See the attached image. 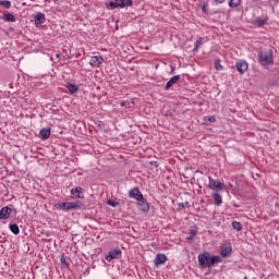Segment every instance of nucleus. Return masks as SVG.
Wrapping results in <instances>:
<instances>
[{
    "instance_id": "1",
    "label": "nucleus",
    "mask_w": 279,
    "mask_h": 279,
    "mask_svg": "<svg viewBox=\"0 0 279 279\" xmlns=\"http://www.w3.org/2000/svg\"><path fill=\"white\" fill-rule=\"evenodd\" d=\"M198 263L203 269H206L208 267H215L216 263H221V257L215 255L211 256L210 253L205 252L198 254Z\"/></svg>"
},
{
    "instance_id": "2",
    "label": "nucleus",
    "mask_w": 279,
    "mask_h": 279,
    "mask_svg": "<svg viewBox=\"0 0 279 279\" xmlns=\"http://www.w3.org/2000/svg\"><path fill=\"white\" fill-rule=\"evenodd\" d=\"M258 62L259 64H262V66H265V69H267L269 64L274 63V54L271 53V51H260L258 52Z\"/></svg>"
},
{
    "instance_id": "3",
    "label": "nucleus",
    "mask_w": 279,
    "mask_h": 279,
    "mask_svg": "<svg viewBox=\"0 0 279 279\" xmlns=\"http://www.w3.org/2000/svg\"><path fill=\"white\" fill-rule=\"evenodd\" d=\"M132 0H113L106 3L108 10H117V8H130Z\"/></svg>"
},
{
    "instance_id": "4",
    "label": "nucleus",
    "mask_w": 279,
    "mask_h": 279,
    "mask_svg": "<svg viewBox=\"0 0 279 279\" xmlns=\"http://www.w3.org/2000/svg\"><path fill=\"white\" fill-rule=\"evenodd\" d=\"M208 189L211 191H223L226 189V184L221 183L219 180H214L211 177H209V183Z\"/></svg>"
},
{
    "instance_id": "5",
    "label": "nucleus",
    "mask_w": 279,
    "mask_h": 279,
    "mask_svg": "<svg viewBox=\"0 0 279 279\" xmlns=\"http://www.w3.org/2000/svg\"><path fill=\"white\" fill-rule=\"evenodd\" d=\"M129 197H131V199H136V202H141L143 199V193H141L138 187H133L129 191Z\"/></svg>"
},
{
    "instance_id": "6",
    "label": "nucleus",
    "mask_w": 279,
    "mask_h": 279,
    "mask_svg": "<svg viewBox=\"0 0 279 279\" xmlns=\"http://www.w3.org/2000/svg\"><path fill=\"white\" fill-rule=\"evenodd\" d=\"M70 193L73 195V197H75V199H84V189L81 186L71 189Z\"/></svg>"
},
{
    "instance_id": "7",
    "label": "nucleus",
    "mask_w": 279,
    "mask_h": 279,
    "mask_svg": "<svg viewBox=\"0 0 279 279\" xmlns=\"http://www.w3.org/2000/svg\"><path fill=\"white\" fill-rule=\"evenodd\" d=\"M122 252L121 248H114L109 252V254L106 256V260H114V258L119 259L121 258Z\"/></svg>"
},
{
    "instance_id": "8",
    "label": "nucleus",
    "mask_w": 279,
    "mask_h": 279,
    "mask_svg": "<svg viewBox=\"0 0 279 279\" xmlns=\"http://www.w3.org/2000/svg\"><path fill=\"white\" fill-rule=\"evenodd\" d=\"M167 263V255L162 253H158L154 259V264L156 267H160V265H165Z\"/></svg>"
},
{
    "instance_id": "9",
    "label": "nucleus",
    "mask_w": 279,
    "mask_h": 279,
    "mask_svg": "<svg viewBox=\"0 0 279 279\" xmlns=\"http://www.w3.org/2000/svg\"><path fill=\"white\" fill-rule=\"evenodd\" d=\"M235 69L241 73V75H243V73L250 69V65L245 61H238L235 63Z\"/></svg>"
},
{
    "instance_id": "10",
    "label": "nucleus",
    "mask_w": 279,
    "mask_h": 279,
    "mask_svg": "<svg viewBox=\"0 0 279 279\" xmlns=\"http://www.w3.org/2000/svg\"><path fill=\"white\" fill-rule=\"evenodd\" d=\"M84 206L82 201L68 202V210H80Z\"/></svg>"
},
{
    "instance_id": "11",
    "label": "nucleus",
    "mask_w": 279,
    "mask_h": 279,
    "mask_svg": "<svg viewBox=\"0 0 279 279\" xmlns=\"http://www.w3.org/2000/svg\"><path fill=\"white\" fill-rule=\"evenodd\" d=\"M137 202H140L138 208L140 210H142V213H149V203H147V201L144 197H142V199Z\"/></svg>"
},
{
    "instance_id": "12",
    "label": "nucleus",
    "mask_w": 279,
    "mask_h": 279,
    "mask_svg": "<svg viewBox=\"0 0 279 279\" xmlns=\"http://www.w3.org/2000/svg\"><path fill=\"white\" fill-rule=\"evenodd\" d=\"M89 64L92 66H99L100 64H104V59L101 58V56L92 57L89 60Z\"/></svg>"
},
{
    "instance_id": "13",
    "label": "nucleus",
    "mask_w": 279,
    "mask_h": 279,
    "mask_svg": "<svg viewBox=\"0 0 279 279\" xmlns=\"http://www.w3.org/2000/svg\"><path fill=\"white\" fill-rule=\"evenodd\" d=\"M40 138L43 141H47L51 136V129L50 128H44L39 132Z\"/></svg>"
},
{
    "instance_id": "14",
    "label": "nucleus",
    "mask_w": 279,
    "mask_h": 279,
    "mask_svg": "<svg viewBox=\"0 0 279 279\" xmlns=\"http://www.w3.org/2000/svg\"><path fill=\"white\" fill-rule=\"evenodd\" d=\"M178 82H180V75L172 76L166 84L165 90H169V88H171V86H173L174 84H178Z\"/></svg>"
},
{
    "instance_id": "15",
    "label": "nucleus",
    "mask_w": 279,
    "mask_h": 279,
    "mask_svg": "<svg viewBox=\"0 0 279 279\" xmlns=\"http://www.w3.org/2000/svg\"><path fill=\"white\" fill-rule=\"evenodd\" d=\"M10 213H12V208L3 207L0 210V219H10Z\"/></svg>"
},
{
    "instance_id": "16",
    "label": "nucleus",
    "mask_w": 279,
    "mask_h": 279,
    "mask_svg": "<svg viewBox=\"0 0 279 279\" xmlns=\"http://www.w3.org/2000/svg\"><path fill=\"white\" fill-rule=\"evenodd\" d=\"M46 19L45 15L43 13H37L35 15V25L36 27H40V25H43V23H45Z\"/></svg>"
},
{
    "instance_id": "17",
    "label": "nucleus",
    "mask_w": 279,
    "mask_h": 279,
    "mask_svg": "<svg viewBox=\"0 0 279 279\" xmlns=\"http://www.w3.org/2000/svg\"><path fill=\"white\" fill-rule=\"evenodd\" d=\"M65 88H68L70 95H73V94L77 93V90H80V87H77V85H75L73 83H66Z\"/></svg>"
},
{
    "instance_id": "18",
    "label": "nucleus",
    "mask_w": 279,
    "mask_h": 279,
    "mask_svg": "<svg viewBox=\"0 0 279 279\" xmlns=\"http://www.w3.org/2000/svg\"><path fill=\"white\" fill-rule=\"evenodd\" d=\"M189 236L186 238V241H193V239H195V236L197 235V227L192 226L190 228V232H189Z\"/></svg>"
},
{
    "instance_id": "19",
    "label": "nucleus",
    "mask_w": 279,
    "mask_h": 279,
    "mask_svg": "<svg viewBox=\"0 0 279 279\" xmlns=\"http://www.w3.org/2000/svg\"><path fill=\"white\" fill-rule=\"evenodd\" d=\"M213 198H214V204L216 206H221V204H223V199L221 198V194L216 192V193L213 194Z\"/></svg>"
},
{
    "instance_id": "20",
    "label": "nucleus",
    "mask_w": 279,
    "mask_h": 279,
    "mask_svg": "<svg viewBox=\"0 0 279 279\" xmlns=\"http://www.w3.org/2000/svg\"><path fill=\"white\" fill-rule=\"evenodd\" d=\"M3 21H5L7 23H16V17H14V15H12L11 13H4Z\"/></svg>"
},
{
    "instance_id": "21",
    "label": "nucleus",
    "mask_w": 279,
    "mask_h": 279,
    "mask_svg": "<svg viewBox=\"0 0 279 279\" xmlns=\"http://www.w3.org/2000/svg\"><path fill=\"white\" fill-rule=\"evenodd\" d=\"M0 5L5 8V10H10V8H12V2H10V0H0Z\"/></svg>"
},
{
    "instance_id": "22",
    "label": "nucleus",
    "mask_w": 279,
    "mask_h": 279,
    "mask_svg": "<svg viewBox=\"0 0 279 279\" xmlns=\"http://www.w3.org/2000/svg\"><path fill=\"white\" fill-rule=\"evenodd\" d=\"M232 228L234 230H236L238 232H241V230H243V225H241V222H239V221H233L232 222Z\"/></svg>"
},
{
    "instance_id": "23",
    "label": "nucleus",
    "mask_w": 279,
    "mask_h": 279,
    "mask_svg": "<svg viewBox=\"0 0 279 279\" xmlns=\"http://www.w3.org/2000/svg\"><path fill=\"white\" fill-rule=\"evenodd\" d=\"M230 252H232V247L225 246L221 248V256H228V254H230Z\"/></svg>"
},
{
    "instance_id": "24",
    "label": "nucleus",
    "mask_w": 279,
    "mask_h": 279,
    "mask_svg": "<svg viewBox=\"0 0 279 279\" xmlns=\"http://www.w3.org/2000/svg\"><path fill=\"white\" fill-rule=\"evenodd\" d=\"M238 5H241V0H230L229 1V8H238Z\"/></svg>"
},
{
    "instance_id": "25",
    "label": "nucleus",
    "mask_w": 279,
    "mask_h": 279,
    "mask_svg": "<svg viewBox=\"0 0 279 279\" xmlns=\"http://www.w3.org/2000/svg\"><path fill=\"white\" fill-rule=\"evenodd\" d=\"M10 230L13 234H19L21 232L17 225H11Z\"/></svg>"
},
{
    "instance_id": "26",
    "label": "nucleus",
    "mask_w": 279,
    "mask_h": 279,
    "mask_svg": "<svg viewBox=\"0 0 279 279\" xmlns=\"http://www.w3.org/2000/svg\"><path fill=\"white\" fill-rule=\"evenodd\" d=\"M60 210H69V202L58 204Z\"/></svg>"
},
{
    "instance_id": "27",
    "label": "nucleus",
    "mask_w": 279,
    "mask_h": 279,
    "mask_svg": "<svg viewBox=\"0 0 279 279\" xmlns=\"http://www.w3.org/2000/svg\"><path fill=\"white\" fill-rule=\"evenodd\" d=\"M215 69H216V71H221V69H223V65H221L220 60L215 61Z\"/></svg>"
},
{
    "instance_id": "28",
    "label": "nucleus",
    "mask_w": 279,
    "mask_h": 279,
    "mask_svg": "<svg viewBox=\"0 0 279 279\" xmlns=\"http://www.w3.org/2000/svg\"><path fill=\"white\" fill-rule=\"evenodd\" d=\"M108 204L109 206H112V208H117V206H119V203L113 201H109Z\"/></svg>"
},
{
    "instance_id": "29",
    "label": "nucleus",
    "mask_w": 279,
    "mask_h": 279,
    "mask_svg": "<svg viewBox=\"0 0 279 279\" xmlns=\"http://www.w3.org/2000/svg\"><path fill=\"white\" fill-rule=\"evenodd\" d=\"M199 45H202V38L195 41V50L199 49Z\"/></svg>"
},
{
    "instance_id": "30",
    "label": "nucleus",
    "mask_w": 279,
    "mask_h": 279,
    "mask_svg": "<svg viewBox=\"0 0 279 279\" xmlns=\"http://www.w3.org/2000/svg\"><path fill=\"white\" fill-rule=\"evenodd\" d=\"M189 206V203H180L179 208H186Z\"/></svg>"
},
{
    "instance_id": "31",
    "label": "nucleus",
    "mask_w": 279,
    "mask_h": 279,
    "mask_svg": "<svg viewBox=\"0 0 279 279\" xmlns=\"http://www.w3.org/2000/svg\"><path fill=\"white\" fill-rule=\"evenodd\" d=\"M201 9H202V12H203L204 14L207 13V11H206V4H203V5L201 7Z\"/></svg>"
},
{
    "instance_id": "32",
    "label": "nucleus",
    "mask_w": 279,
    "mask_h": 279,
    "mask_svg": "<svg viewBox=\"0 0 279 279\" xmlns=\"http://www.w3.org/2000/svg\"><path fill=\"white\" fill-rule=\"evenodd\" d=\"M226 2V0H215V3L217 4V5H219L220 3H225Z\"/></svg>"
},
{
    "instance_id": "33",
    "label": "nucleus",
    "mask_w": 279,
    "mask_h": 279,
    "mask_svg": "<svg viewBox=\"0 0 279 279\" xmlns=\"http://www.w3.org/2000/svg\"><path fill=\"white\" fill-rule=\"evenodd\" d=\"M120 106L124 107V106H130V101H123L120 104Z\"/></svg>"
},
{
    "instance_id": "34",
    "label": "nucleus",
    "mask_w": 279,
    "mask_h": 279,
    "mask_svg": "<svg viewBox=\"0 0 279 279\" xmlns=\"http://www.w3.org/2000/svg\"><path fill=\"white\" fill-rule=\"evenodd\" d=\"M61 264L66 265V258H64V256L61 257Z\"/></svg>"
},
{
    "instance_id": "35",
    "label": "nucleus",
    "mask_w": 279,
    "mask_h": 279,
    "mask_svg": "<svg viewBox=\"0 0 279 279\" xmlns=\"http://www.w3.org/2000/svg\"><path fill=\"white\" fill-rule=\"evenodd\" d=\"M208 121H210V123H215L216 119H215V117H209Z\"/></svg>"
},
{
    "instance_id": "36",
    "label": "nucleus",
    "mask_w": 279,
    "mask_h": 279,
    "mask_svg": "<svg viewBox=\"0 0 279 279\" xmlns=\"http://www.w3.org/2000/svg\"><path fill=\"white\" fill-rule=\"evenodd\" d=\"M258 23H259V25H265V20H262Z\"/></svg>"
},
{
    "instance_id": "37",
    "label": "nucleus",
    "mask_w": 279,
    "mask_h": 279,
    "mask_svg": "<svg viewBox=\"0 0 279 279\" xmlns=\"http://www.w3.org/2000/svg\"><path fill=\"white\" fill-rule=\"evenodd\" d=\"M276 207L278 208V210H279V204H276Z\"/></svg>"
}]
</instances>
